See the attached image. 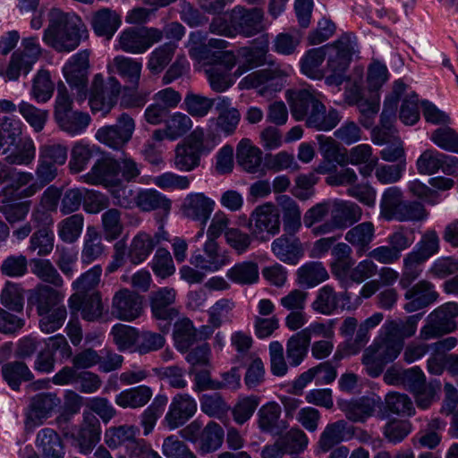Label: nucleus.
Here are the masks:
<instances>
[{
	"label": "nucleus",
	"mask_w": 458,
	"mask_h": 458,
	"mask_svg": "<svg viewBox=\"0 0 458 458\" xmlns=\"http://www.w3.org/2000/svg\"><path fill=\"white\" fill-rule=\"evenodd\" d=\"M321 97L320 93L311 88L293 92L289 99L291 113L295 120H305L309 128L331 131L340 123L342 116L335 108L327 110Z\"/></svg>",
	"instance_id": "nucleus-1"
},
{
	"label": "nucleus",
	"mask_w": 458,
	"mask_h": 458,
	"mask_svg": "<svg viewBox=\"0 0 458 458\" xmlns=\"http://www.w3.org/2000/svg\"><path fill=\"white\" fill-rule=\"evenodd\" d=\"M88 37V30L81 19L59 8H52L48 13V25L44 30L43 41L60 53H69L76 49L82 38Z\"/></svg>",
	"instance_id": "nucleus-2"
},
{
	"label": "nucleus",
	"mask_w": 458,
	"mask_h": 458,
	"mask_svg": "<svg viewBox=\"0 0 458 458\" xmlns=\"http://www.w3.org/2000/svg\"><path fill=\"white\" fill-rule=\"evenodd\" d=\"M41 47L37 37L21 40V47L13 53L9 64L0 62V76L5 81H17L21 73L27 75L41 55Z\"/></svg>",
	"instance_id": "nucleus-3"
},
{
	"label": "nucleus",
	"mask_w": 458,
	"mask_h": 458,
	"mask_svg": "<svg viewBox=\"0 0 458 458\" xmlns=\"http://www.w3.org/2000/svg\"><path fill=\"white\" fill-rule=\"evenodd\" d=\"M403 348V346L399 343L380 332L379 336L362 355V364L367 373L372 377H377L383 372L385 366L399 356Z\"/></svg>",
	"instance_id": "nucleus-4"
},
{
	"label": "nucleus",
	"mask_w": 458,
	"mask_h": 458,
	"mask_svg": "<svg viewBox=\"0 0 458 458\" xmlns=\"http://www.w3.org/2000/svg\"><path fill=\"white\" fill-rule=\"evenodd\" d=\"M120 92L121 83L115 77L110 76L105 81L102 74H96L89 98L91 111L106 116L116 105Z\"/></svg>",
	"instance_id": "nucleus-5"
},
{
	"label": "nucleus",
	"mask_w": 458,
	"mask_h": 458,
	"mask_svg": "<svg viewBox=\"0 0 458 458\" xmlns=\"http://www.w3.org/2000/svg\"><path fill=\"white\" fill-rule=\"evenodd\" d=\"M136 128L134 119L127 113L121 114L114 124L97 130L96 140L113 150H122L131 140Z\"/></svg>",
	"instance_id": "nucleus-6"
},
{
	"label": "nucleus",
	"mask_w": 458,
	"mask_h": 458,
	"mask_svg": "<svg viewBox=\"0 0 458 458\" xmlns=\"http://www.w3.org/2000/svg\"><path fill=\"white\" fill-rule=\"evenodd\" d=\"M457 316L458 304L455 302L438 307L428 316L426 324L420 328V338L427 341L453 332L456 328L454 318Z\"/></svg>",
	"instance_id": "nucleus-7"
},
{
	"label": "nucleus",
	"mask_w": 458,
	"mask_h": 458,
	"mask_svg": "<svg viewBox=\"0 0 458 458\" xmlns=\"http://www.w3.org/2000/svg\"><path fill=\"white\" fill-rule=\"evenodd\" d=\"M250 224L253 226L252 235L262 242H267L280 232L279 210L271 202L259 205L251 212Z\"/></svg>",
	"instance_id": "nucleus-8"
},
{
	"label": "nucleus",
	"mask_w": 458,
	"mask_h": 458,
	"mask_svg": "<svg viewBox=\"0 0 458 458\" xmlns=\"http://www.w3.org/2000/svg\"><path fill=\"white\" fill-rule=\"evenodd\" d=\"M163 33L157 28L127 29L119 37L122 50L131 54H142L152 45L161 41Z\"/></svg>",
	"instance_id": "nucleus-9"
},
{
	"label": "nucleus",
	"mask_w": 458,
	"mask_h": 458,
	"mask_svg": "<svg viewBox=\"0 0 458 458\" xmlns=\"http://www.w3.org/2000/svg\"><path fill=\"white\" fill-rule=\"evenodd\" d=\"M89 52L81 51L73 55L63 67L64 77L72 89L77 90L78 98H86L89 68Z\"/></svg>",
	"instance_id": "nucleus-10"
},
{
	"label": "nucleus",
	"mask_w": 458,
	"mask_h": 458,
	"mask_svg": "<svg viewBox=\"0 0 458 458\" xmlns=\"http://www.w3.org/2000/svg\"><path fill=\"white\" fill-rule=\"evenodd\" d=\"M351 293L347 291L337 293L333 286L327 284L321 287L311 303V308L317 313L329 316L338 309L341 310H353L356 306L351 301Z\"/></svg>",
	"instance_id": "nucleus-11"
},
{
	"label": "nucleus",
	"mask_w": 458,
	"mask_h": 458,
	"mask_svg": "<svg viewBox=\"0 0 458 458\" xmlns=\"http://www.w3.org/2000/svg\"><path fill=\"white\" fill-rule=\"evenodd\" d=\"M61 401L55 394L40 393L32 396L25 412V428L32 430L51 417Z\"/></svg>",
	"instance_id": "nucleus-12"
},
{
	"label": "nucleus",
	"mask_w": 458,
	"mask_h": 458,
	"mask_svg": "<svg viewBox=\"0 0 458 458\" xmlns=\"http://www.w3.org/2000/svg\"><path fill=\"white\" fill-rule=\"evenodd\" d=\"M83 182L91 185H102L106 189L117 186L122 182L119 176L118 160L110 155L98 159L89 172L83 175Z\"/></svg>",
	"instance_id": "nucleus-13"
},
{
	"label": "nucleus",
	"mask_w": 458,
	"mask_h": 458,
	"mask_svg": "<svg viewBox=\"0 0 458 458\" xmlns=\"http://www.w3.org/2000/svg\"><path fill=\"white\" fill-rule=\"evenodd\" d=\"M190 263L204 272L214 273L228 265L230 257L219 247L217 242L206 241L202 252L195 250L190 258Z\"/></svg>",
	"instance_id": "nucleus-14"
},
{
	"label": "nucleus",
	"mask_w": 458,
	"mask_h": 458,
	"mask_svg": "<svg viewBox=\"0 0 458 458\" xmlns=\"http://www.w3.org/2000/svg\"><path fill=\"white\" fill-rule=\"evenodd\" d=\"M231 22L235 35L252 37L265 30L264 12L258 7L247 9L238 5L231 11Z\"/></svg>",
	"instance_id": "nucleus-15"
},
{
	"label": "nucleus",
	"mask_w": 458,
	"mask_h": 458,
	"mask_svg": "<svg viewBox=\"0 0 458 458\" xmlns=\"http://www.w3.org/2000/svg\"><path fill=\"white\" fill-rule=\"evenodd\" d=\"M143 312V297L127 288L117 291L112 299V314L123 321H133Z\"/></svg>",
	"instance_id": "nucleus-16"
},
{
	"label": "nucleus",
	"mask_w": 458,
	"mask_h": 458,
	"mask_svg": "<svg viewBox=\"0 0 458 458\" xmlns=\"http://www.w3.org/2000/svg\"><path fill=\"white\" fill-rule=\"evenodd\" d=\"M176 298V291L174 288L163 287L153 292L149 297L151 313L157 320L165 322L163 331H168L171 321L179 314L174 306Z\"/></svg>",
	"instance_id": "nucleus-17"
},
{
	"label": "nucleus",
	"mask_w": 458,
	"mask_h": 458,
	"mask_svg": "<svg viewBox=\"0 0 458 458\" xmlns=\"http://www.w3.org/2000/svg\"><path fill=\"white\" fill-rule=\"evenodd\" d=\"M339 406L349 420L365 422L369 418L374 416L377 410H382L383 402L379 396L373 394L342 402Z\"/></svg>",
	"instance_id": "nucleus-18"
},
{
	"label": "nucleus",
	"mask_w": 458,
	"mask_h": 458,
	"mask_svg": "<svg viewBox=\"0 0 458 458\" xmlns=\"http://www.w3.org/2000/svg\"><path fill=\"white\" fill-rule=\"evenodd\" d=\"M197 411V403L188 394H175L164 418V423L169 429H175L184 425Z\"/></svg>",
	"instance_id": "nucleus-19"
},
{
	"label": "nucleus",
	"mask_w": 458,
	"mask_h": 458,
	"mask_svg": "<svg viewBox=\"0 0 458 458\" xmlns=\"http://www.w3.org/2000/svg\"><path fill=\"white\" fill-rule=\"evenodd\" d=\"M100 422L93 414L84 415V419L76 432L72 434L75 446L82 454H90L100 440Z\"/></svg>",
	"instance_id": "nucleus-20"
},
{
	"label": "nucleus",
	"mask_w": 458,
	"mask_h": 458,
	"mask_svg": "<svg viewBox=\"0 0 458 458\" xmlns=\"http://www.w3.org/2000/svg\"><path fill=\"white\" fill-rule=\"evenodd\" d=\"M72 313L81 311V318L89 322L99 320L104 314V305L98 292L81 295L73 293L68 300Z\"/></svg>",
	"instance_id": "nucleus-21"
},
{
	"label": "nucleus",
	"mask_w": 458,
	"mask_h": 458,
	"mask_svg": "<svg viewBox=\"0 0 458 458\" xmlns=\"http://www.w3.org/2000/svg\"><path fill=\"white\" fill-rule=\"evenodd\" d=\"M271 251L281 262L297 265L304 255L300 239L287 233L276 238L271 243Z\"/></svg>",
	"instance_id": "nucleus-22"
},
{
	"label": "nucleus",
	"mask_w": 458,
	"mask_h": 458,
	"mask_svg": "<svg viewBox=\"0 0 458 458\" xmlns=\"http://www.w3.org/2000/svg\"><path fill=\"white\" fill-rule=\"evenodd\" d=\"M421 318L422 314L418 313L405 318L387 319L382 326L380 332L403 346L404 340L415 335Z\"/></svg>",
	"instance_id": "nucleus-23"
},
{
	"label": "nucleus",
	"mask_w": 458,
	"mask_h": 458,
	"mask_svg": "<svg viewBox=\"0 0 458 458\" xmlns=\"http://www.w3.org/2000/svg\"><path fill=\"white\" fill-rule=\"evenodd\" d=\"M437 297L434 285L426 280H421L406 289L404 299L408 302L404 304L403 309L409 313L420 310L436 301Z\"/></svg>",
	"instance_id": "nucleus-24"
},
{
	"label": "nucleus",
	"mask_w": 458,
	"mask_h": 458,
	"mask_svg": "<svg viewBox=\"0 0 458 458\" xmlns=\"http://www.w3.org/2000/svg\"><path fill=\"white\" fill-rule=\"evenodd\" d=\"M215 208V201L204 193L188 194L182 205L183 215L194 221H199L205 225Z\"/></svg>",
	"instance_id": "nucleus-25"
},
{
	"label": "nucleus",
	"mask_w": 458,
	"mask_h": 458,
	"mask_svg": "<svg viewBox=\"0 0 458 458\" xmlns=\"http://www.w3.org/2000/svg\"><path fill=\"white\" fill-rule=\"evenodd\" d=\"M35 446L41 458H64L65 456L64 442L51 428H44L37 433Z\"/></svg>",
	"instance_id": "nucleus-26"
},
{
	"label": "nucleus",
	"mask_w": 458,
	"mask_h": 458,
	"mask_svg": "<svg viewBox=\"0 0 458 458\" xmlns=\"http://www.w3.org/2000/svg\"><path fill=\"white\" fill-rule=\"evenodd\" d=\"M458 158L445 155L435 149H427L419 157L416 167L420 174H433L439 169L447 173L451 167H455Z\"/></svg>",
	"instance_id": "nucleus-27"
},
{
	"label": "nucleus",
	"mask_w": 458,
	"mask_h": 458,
	"mask_svg": "<svg viewBox=\"0 0 458 458\" xmlns=\"http://www.w3.org/2000/svg\"><path fill=\"white\" fill-rule=\"evenodd\" d=\"M268 41L264 39L259 47H242L236 50L238 66L233 72V78H239L251 69L262 65L266 61Z\"/></svg>",
	"instance_id": "nucleus-28"
},
{
	"label": "nucleus",
	"mask_w": 458,
	"mask_h": 458,
	"mask_svg": "<svg viewBox=\"0 0 458 458\" xmlns=\"http://www.w3.org/2000/svg\"><path fill=\"white\" fill-rule=\"evenodd\" d=\"M344 166L351 164L361 165L359 173L361 176L369 177L377 165V157L373 156L372 147L369 144H359L345 152L344 159L341 160Z\"/></svg>",
	"instance_id": "nucleus-29"
},
{
	"label": "nucleus",
	"mask_w": 458,
	"mask_h": 458,
	"mask_svg": "<svg viewBox=\"0 0 458 458\" xmlns=\"http://www.w3.org/2000/svg\"><path fill=\"white\" fill-rule=\"evenodd\" d=\"M352 52L353 47L347 37H343L334 44L327 45V71L345 73L350 64Z\"/></svg>",
	"instance_id": "nucleus-30"
},
{
	"label": "nucleus",
	"mask_w": 458,
	"mask_h": 458,
	"mask_svg": "<svg viewBox=\"0 0 458 458\" xmlns=\"http://www.w3.org/2000/svg\"><path fill=\"white\" fill-rule=\"evenodd\" d=\"M287 73L278 69H262L252 72L243 77L239 82L241 89H250L267 85V87L276 86V89H281Z\"/></svg>",
	"instance_id": "nucleus-31"
},
{
	"label": "nucleus",
	"mask_w": 458,
	"mask_h": 458,
	"mask_svg": "<svg viewBox=\"0 0 458 458\" xmlns=\"http://www.w3.org/2000/svg\"><path fill=\"white\" fill-rule=\"evenodd\" d=\"M281 412L280 405L275 402L261 406L258 411V425L260 430L276 436L282 434L288 425L280 420Z\"/></svg>",
	"instance_id": "nucleus-32"
},
{
	"label": "nucleus",
	"mask_w": 458,
	"mask_h": 458,
	"mask_svg": "<svg viewBox=\"0 0 458 458\" xmlns=\"http://www.w3.org/2000/svg\"><path fill=\"white\" fill-rule=\"evenodd\" d=\"M64 299V293L47 284H38L30 296V301L36 306L38 315L65 306Z\"/></svg>",
	"instance_id": "nucleus-33"
},
{
	"label": "nucleus",
	"mask_w": 458,
	"mask_h": 458,
	"mask_svg": "<svg viewBox=\"0 0 458 458\" xmlns=\"http://www.w3.org/2000/svg\"><path fill=\"white\" fill-rule=\"evenodd\" d=\"M142 63L137 59L124 55H117L107 64L110 74L117 73L125 81L137 87L140 82Z\"/></svg>",
	"instance_id": "nucleus-34"
},
{
	"label": "nucleus",
	"mask_w": 458,
	"mask_h": 458,
	"mask_svg": "<svg viewBox=\"0 0 458 458\" xmlns=\"http://www.w3.org/2000/svg\"><path fill=\"white\" fill-rule=\"evenodd\" d=\"M336 376V369L330 362H322L301 373L293 382V387L302 390L313 379L318 386L328 385L335 381Z\"/></svg>",
	"instance_id": "nucleus-35"
},
{
	"label": "nucleus",
	"mask_w": 458,
	"mask_h": 458,
	"mask_svg": "<svg viewBox=\"0 0 458 458\" xmlns=\"http://www.w3.org/2000/svg\"><path fill=\"white\" fill-rule=\"evenodd\" d=\"M374 238L375 226L369 221L352 226L344 235V240L355 249L358 257L365 254Z\"/></svg>",
	"instance_id": "nucleus-36"
},
{
	"label": "nucleus",
	"mask_w": 458,
	"mask_h": 458,
	"mask_svg": "<svg viewBox=\"0 0 458 458\" xmlns=\"http://www.w3.org/2000/svg\"><path fill=\"white\" fill-rule=\"evenodd\" d=\"M354 428L349 426L348 423L340 420L328 424L322 432L318 445L323 452H328L342 441L351 439L353 436Z\"/></svg>",
	"instance_id": "nucleus-37"
},
{
	"label": "nucleus",
	"mask_w": 458,
	"mask_h": 458,
	"mask_svg": "<svg viewBox=\"0 0 458 458\" xmlns=\"http://www.w3.org/2000/svg\"><path fill=\"white\" fill-rule=\"evenodd\" d=\"M236 158L239 165L246 172L250 174L263 172L262 164V152L261 150L251 144L248 139H243L240 141L237 147Z\"/></svg>",
	"instance_id": "nucleus-38"
},
{
	"label": "nucleus",
	"mask_w": 458,
	"mask_h": 458,
	"mask_svg": "<svg viewBox=\"0 0 458 458\" xmlns=\"http://www.w3.org/2000/svg\"><path fill=\"white\" fill-rule=\"evenodd\" d=\"M330 215L340 229H345L361 218L362 210L354 202L337 199L333 203Z\"/></svg>",
	"instance_id": "nucleus-39"
},
{
	"label": "nucleus",
	"mask_w": 458,
	"mask_h": 458,
	"mask_svg": "<svg viewBox=\"0 0 458 458\" xmlns=\"http://www.w3.org/2000/svg\"><path fill=\"white\" fill-rule=\"evenodd\" d=\"M121 23L120 15L109 8H103L96 12L91 21L95 33L107 40L114 35Z\"/></svg>",
	"instance_id": "nucleus-40"
},
{
	"label": "nucleus",
	"mask_w": 458,
	"mask_h": 458,
	"mask_svg": "<svg viewBox=\"0 0 458 458\" xmlns=\"http://www.w3.org/2000/svg\"><path fill=\"white\" fill-rule=\"evenodd\" d=\"M277 202L283 213V228L285 233L294 235L301 227V211L300 207L292 198L282 195L277 198Z\"/></svg>",
	"instance_id": "nucleus-41"
},
{
	"label": "nucleus",
	"mask_w": 458,
	"mask_h": 458,
	"mask_svg": "<svg viewBox=\"0 0 458 458\" xmlns=\"http://www.w3.org/2000/svg\"><path fill=\"white\" fill-rule=\"evenodd\" d=\"M152 395V389L142 385L122 391L115 396L114 402L123 409H139L145 406Z\"/></svg>",
	"instance_id": "nucleus-42"
},
{
	"label": "nucleus",
	"mask_w": 458,
	"mask_h": 458,
	"mask_svg": "<svg viewBox=\"0 0 458 458\" xmlns=\"http://www.w3.org/2000/svg\"><path fill=\"white\" fill-rule=\"evenodd\" d=\"M105 251L102 237L94 226H88L81 254L82 264L89 265L99 259Z\"/></svg>",
	"instance_id": "nucleus-43"
},
{
	"label": "nucleus",
	"mask_w": 458,
	"mask_h": 458,
	"mask_svg": "<svg viewBox=\"0 0 458 458\" xmlns=\"http://www.w3.org/2000/svg\"><path fill=\"white\" fill-rule=\"evenodd\" d=\"M331 254L334 259L331 266L333 275L339 279L344 278L354 265L352 247L345 242H339L333 246Z\"/></svg>",
	"instance_id": "nucleus-44"
},
{
	"label": "nucleus",
	"mask_w": 458,
	"mask_h": 458,
	"mask_svg": "<svg viewBox=\"0 0 458 458\" xmlns=\"http://www.w3.org/2000/svg\"><path fill=\"white\" fill-rule=\"evenodd\" d=\"M174 340L176 349L186 352L198 340L197 330L191 319L187 318L177 320L174 324Z\"/></svg>",
	"instance_id": "nucleus-45"
},
{
	"label": "nucleus",
	"mask_w": 458,
	"mask_h": 458,
	"mask_svg": "<svg viewBox=\"0 0 458 458\" xmlns=\"http://www.w3.org/2000/svg\"><path fill=\"white\" fill-rule=\"evenodd\" d=\"M439 250L440 238L435 230L429 229L422 233L420 241L409 253L425 263L431 257L437 255Z\"/></svg>",
	"instance_id": "nucleus-46"
},
{
	"label": "nucleus",
	"mask_w": 458,
	"mask_h": 458,
	"mask_svg": "<svg viewBox=\"0 0 458 458\" xmlns=\"http://www.w3.org/2000/svg\"><path fill=\"white\" fill-rule=\"evenodd\" d=\"M55 91V83L50 72L46 69L37 72L32 80L30 97L38 103H47L51 99Z\"/></svg>",
	"instance_id": "nucleus-47"
},
{
	"label": "nucleus",
	"mask_w": 458,
	"mask_h": 458,
	"mask_svg": "<svg viewBox=\"0 0 458 458\" xmlns=\"http://www.w3.org/2000/svg\"><path fill=\"white\" fill-rule=\"evenodd\" d=\"M137 207L142 211L161 209L169 212L172 201L164 194L154 189L142 190L137 193Z\"/></svg>",
	"instance_id": "nucleus-48"
},
{
	"label": "nucleus",
	"mask_w": 458,
	"mask_h": 458,
	"mask_svg": "<svg viewBox=\"0 0 458 458\" xmlns=\"http://www.w3.org/2000/svg\"><path fill=\"white\" fill-rule=\"evenodd\" d=\"M327 45L307 51L301 63V72L305 75L317 80H320L324 77L320 66L327 56Z\"/></svg>",
	"instance_id": "nucleus-49"
},
{
	"label": "nucleus",
	"mask_w": 458,
	"mask_h": 458,
	"mask_svg": "<svg viewBox=\"0 0 458 458\" xmlns=\"http://www.w3.org/2000/svg\"><path fill=\"white\" fill-rule=\"evenodd\" d=\"M153 250L151 235L145 232H140L132 238L127 256L131 264L139 265L147 259Z\"/></svg>",
	"instance_id": "nucleus-50"
},
{
	"label": "nucleus",
	"mask_w": 458,
	"mask_h": 458,
	"mask_svg": "<svg viewBox=\"0 0 458 458\" xmlns=\"http://www.w3.org/2000/svg\"><path fill=\"white\" fill-rule=\"evenodd\" d=\"M140 434L138 427L121 425L111 427L105 432V444L111 449H116L123 445H129Z\"/></svg>",
	"instance_id": "nucleus-51"
},
{
	"label": "nucleus",
	"mask_w": 458,
	"mask_h": 458,
	"mask_svg": "<svg viewBox=\"0 0 458 458\" xmlns=\"http://www.w3.org/2000/svg\"><path fill=\"white\" fill-rule=\"evenodd\" d=\"M2 375L13 390H19L23 381H30L33 375L28 366L22 361H11L2 366Z\"/></svg>",
	"instance_id": "nucleus-52"
},
{
	"label": "nucleus",
	"mask_w": 458,
	"mask_h": 458,
	"mask_svg": "<svg viewBox=\"0 0 458 458\" xmlns=\"http://www.w3.org/2000/svg\"><path fill=\"white\" fill-rule=\"evenodd\" d=\"M328 276V273L321 262H308L297 270L299 284L307 287H314L326 281Z\"/></svg>",
	"instance_id": "nucleus-53"
},
{
	"label": "nucleus",
	"mask_w": 458,
	"mask_h": 458,
	"mask_svg": "<svg viewBox=\"0 0 458 458\" xmlns=\"http://www.w3.org/2000/svg\"><path fill=\"white\" fill-rule=\"evenodd\" d=\"M225 431L216 422H208L199 437V450L208 454L218 450L224 442Z\"/></svg>",
	"instance_id": "nucleus-54"
},
{
	"label": "nucleus",
	"mask_w": 458,
	"mask_h": 458,
	"mask_svg": "<svg viewBox=\"0 0 458 458\" xmlns=\"http://www.w3.org/2000/svg\"><path fill=\"white\" fill-rule=\"evenodd\" d=\"M226 276L238 284H252L259 280V267L252 261L240 262L227 270Z\"/></svg>",
	"instance_id": "nucleus-55"
},
{
	"label": "nucleus",
	"mask_w": 458,
	"mask_h": 458,
	"mask_svg": "<svg viewBox=\"0 0 458 458\" xmlns=\"http://www.w3.org/2000/svg\"><path fill=\"white\" fill-rule=\"evenodd\" d=\"M31 272L41 281L55 287H62L64 279L49 259H33L30 261Z\"/></svg>",
	"instance_id": "nucleus-56"
},
{
	"label": "nucleus",
	"mask_w": 458,
	"mask_h": 458,
	"mask_svg": "<svg viewBox=\"0 0 458 458\" xmlns=\"http://www.w3.org/2000/svg\"><path fill=\"white\" fill-rule=\"evenodd\" d=\"M200 409L208 416L223 420L227 418L231 407L220 394L213 393L201 396Z\"/></svg>",
	"instance_id": "nucleus-57"
},
{
	"label": "nucleus",
	"mask_w": 458,
	"mask_h": 458,
	"mask_svg": "<svg viewBox=\"0 0 458 458\" xmlns=\"http://www.w3.org/2000/svg\"><path fill=\"white\" fill-rule=\"evenodd\" d=\"M0 302L9 310L21 312L24 307V290L21 285L6 282L0 293Z\"/></svg>",
	"instance_id": "nucleus-58"
},
{
	"label": "nucleus",
	"mask_w": 458,
	"mask_h": 458,
	"mask_svg": "<svg viewBox=\"0 0 458 458\" xmlns=\"http://www.w3.org/2000/svg\"><path fill=\"white\" fill-rule=\"evenodd\" d=\"M83 225L84 217L81 214L72 215L58 224V236L64 242L73 243L81 236Z\"/></svg>",
	"instance_id": "nucleus-59"
},
{
	"label": "nucleus",
	"mask_w": 458,
	"mask_h": 458,
	"mask_svg": "<svg viewBox=\"0 0 458 458\" xmlns=\"http://www.w3.org/2000/svg\"><path fill=\"white\" fill-rule=\"evenodd\" d=\"M177 48L175 42L165 43L157 47L149 55L148 68L152 73L161 72L171 62Z\"/></svg>",
	"instance_id": "nucleus-60"
},
{
	"label": "nucleus",
	"mask_w": 458,
	"mask_h": 458,
	"mask_svg": "<svg viewBox=\"0 0 458 458\" xmlns=\"http://www.w3.org/2000/svg\"><path fill=\"white\" fill-rule=\"evenodd\" d=\"M310 343L298 332L293 335L286 343V359L292 367L301 364L308 354Z\"/></svg>",
	"instance_id": "nucleus-61"
},
{
	"label": "nucleus",
	"mask_w": 458,
	"mask_h": 458,
	"mask_svg": "<svg viewBox=\"0 0 458 458\" xmlns=\"http://www.w3.org/2000/svg\"><path fill=\"white\" fill-rule=\"evenodd\" d=\"M98 147L83 143L76 142L71 151V159L69 161V168L72 173L77 174L83 171L93 157V153Z\"/></svg>",
	"instance_id": "nucleus-62"
},
{
	"label": "nucleus",
	"mask_w": 458,
	"mask_h": 458,
	"mask_svg": "<svg viewBox=\"0 0 458 458\" xmlns=\"http://www.w3.org/2000/svg\"><path fill=\"white\" fill-rule=\"evenodd\" d=\"M36 146L31 139L22 140L16 148L6 155L4 160L9 165H29L35 159Z\"/></svg>",
	"instance_id": "nucleus-63"
},
{
	"label": "nucleus",
	"mask_w": 458,
	"mask_h": 458,
	"mask_svg": "<svg viewBox=\"0 0 458 458\" xmlns=\"http://www.w3.org/2000/svg\"><path fill=\"white\" fill-rule=\"evenodd\" d=\"M259 405V398L256 395L239 397L231 410L234 422L243 425L253 416Z\"/></svg>",
	"instance_id": "nucleus-64"
}]
</instances>
